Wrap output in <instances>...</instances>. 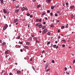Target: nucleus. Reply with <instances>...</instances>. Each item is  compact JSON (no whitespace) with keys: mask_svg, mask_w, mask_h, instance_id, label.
I'll return each instance as SVG.
<instances>
[{"mask_svg":"<svg viewBox=\"0 0 75 75\" xmlns=\"http://www.w3.org/2000/svg\"><path fill=\"white\" fill-rule=\"evenodd\" d=\"M36 26L37 27H38L39 28H41L42 27V24L41 23H37L36 25Z\"/></svg>","mask_w":75,"mask_h":75,"instance_id":"f257e3e1","label":"nucleus"},{"mask_svg":"<svg viewBox=\"0 0 75 75\" xmlns=\"http://www.w3.org/2000/svg\"><path fill=\"white\" fill-rule=\"evenodd\" d=\"M7 27H8V25H7V24H6L3 28V30H6Z\"/></svg>","mask_w":75,"mask_h":75,"instance_id":"f03ea898","label":"nucleus"},{"mask_svg":"<svg viewBox=\"0 0 75 75\" xmlns=\"http://www.w3.org/2000/svg\"><path fill=\"white\" fill-rule=\"evenodd\" d=\"M10 52V51L9 50L6 51L5 52V54H8V53Z\"/></svg>","mask_w":75,"mask_h":75,"instance_id":"7ed1b4c3","label":"nucleus"},{"mask_svg":"<svg viewBox=\"0 0 75 75\" xmlns=\"http://www.w3.org/2000/svg\"><path fill=\"white\" fill-rule=\"evenodd\" d=\"M6 45V43L5 42H4L2 44V47H3V46H4V45Z\"/></svg>","mask_w":75,"mask_h":75,"instance_id":"20e7f679","label":"nucleus"},{"mask_svg":"<svg viewBox=\"0 0 75 75\" xmlns=\"http://www.w3.org/2000/svg\"><path fill=\"white\" fill-rule=\"evenodd\" d=\"M51 1V0H46V1L47 3H50Z\"/></svg>","mask_w":75,"mask_h":75,"instance_id":"39448f33","label":"nucleus"},{"mask_svg":"<svg viewBox=\"0 0 75 75\" xmlns=\"http://www.w3.org/2000/svg\"><path fill=\"white\" fill-rule=\"evenodd\" d=\"M18 21V19H15L14 20V23H16V22Z\"/></svg>","mask_w":75,"mask_h":75,"instance_id":"423d86ee","label":"nucleus"},{"mask_svg":"<svg viewBox=\"0 0 75 75\" xmlns=\"http://www.w3.org/2000/svg\"><path fill=\"white\" fill-rule=\"evenodd\" d=\"M48 64H47L46 65V67H45V69H47V67H48Z\"/></svg>","mask_w":75,"mask_h":75,"instance_id":"0eeeda50","label":"nucleus"},{"mask_svg":"<svg viewBox=\"0 0 75 75\" xmlns=\"http://www.w3.org/2000/svg\"><path fill=\"white\" fill-rule=\"evenodd\" d=\"M3 11L4 13H5V14H6L7 13V12H6V11L4 9H3Z\"/></svg>","mask_w":75,"mask_h":75,"instance_id":"6e6552de","label":"nucleus"},{"mask_svg":"<svg viewBox=\"0 0 75 75\" xmlns=\"http://www.w3.org/2000/svg\"><path fill=\"white\" fill-rule=\"evenodd\" d=\"M37 7V8H40V7H41V5L39 4V5H38Z\"/></svg>","mask_w":75,"mask_h":75,"instance_id":"1a4fd4ad","label":"nucleus"},{"mask_svg":"<svg viewBox=\"0 0 75 75\" xmlns=\"http://www.w3.org/2000/svg\"><path fill=\"white\" fill-rule=\"evenodd\" d=\"M24 48H25V49H28V46H24Z\"/></svg>","mask_w":75,"mask_h":75,"instance_id":"9d476101","label":"nucleus"},{"mask_svg":"<svg viewBox=\"0 0 75 75\" xmlns=\"http://www.w3.org/2000/svg\"><path fill=\"white\" fill-rule=\"evenodd\" d=\"M74 6H71L70 7V8H74Z\"/></svg>","mask_w":75,"mask_h":75,"instance_id":"9b49d317","label":"nucleus"},{"mask_svg":"<svg viewBox=\"0 0 75 75\" xmlns=\"http://www.w3.org/2000/svg\"><path fill=\"white\" fill-rule=\"evenodd\" d=\"M18 11H19V9H18L15 10V13H17V12H18Z\"/></svg>","mask_w":75,"mask_h":75,"instance_id":"f8f14e48","label":"nucleus"},{"mask_svg":"<svg viewBox=\"0 0 75 75\" xmlns=\"http://www.w3.org/2000/svg\"><path fill=\"white\" fill-rule=\"evenodd\" d=\"M45 12H42V16H44V15H45Z\"/></svg>","mask_w":75,"mask_h":75,"instance_id":"ddd939ff","label":"nucleus"},{"mask_svg":"<svg viewBox=\"0 0 75 75\" xmlns=\"http://www.w3.org/2000/svg\"><path fill=\"white\" fill-rule=\"evenodd\" d=\"M54 6H51V9L52 10H53V9H54Z\"/></svg>","mask_w":75,"mask_h":75,"instance_id":"4468645a","label":"nucleus"},{"mask_svg":"<svg viewBox=\"0 0 75 75\" xmlns=\"http://www.w3.org/2000/svg\"><path fill=\"white\" fill-rule=\"evenodd\" d=\"M26 16H30V14L29 13H28L26 14Z\"/></svg>","mask_w":75,"mask_h":75,"instance_id":"2eb2a0df","label":"nucleus"},{"mask_svg":"<svg viewBox=\"0 0 75 75\" xmlns=\"http://www.w3.org/2000/svg\"><path fill=\"white\" fill-rule=\"evenodd\" d=\"M32 68H33V70H34V71H35V68L34 67V66H32Z\"/></svg>","mask_w":75,"mask_h":75,"instance_id":"dca6fc26","label":"nucleus"},{"mask_svg":"<svg viewBox=\"0 0 75 75\" xmlns=\"http://www.w3.org/2000/svg\"><path fill=\"white\" fill-rule=\"evenodd\" d=\"M46 28V26H44L43 27H42V29H45Z\"/></svg>","mask_w":75,"mask_h":75,"instance_id":"f3484780","label":"nucleus"},{"mask_svg":"<svg viewBox=\"0 0 75 75\" xmlns=\"http://www.w3.org/2000/svg\"><path fill=\"white\" fill-rule=\"evenodd\" d=\"M24 10H25V8L23 7V8H21V10H22V11H24Z\"/></svg>","mask_w":75,"mask_h":75,"instance_id":"a211bd4d","label":"nucleus"},{"mask_svg":"<svg viewBox=\"0 0 75 75\" xmlns=\"http://www.w3.org/2000/svg\"><path fill=\"white\" fill-rule=\"evenodd\" d=\"M26 44H27V45H29L30 44V43L29 42H26Z\"/></svg>","mask_w":75,"mask_h":75,"instance_id":"6ab92c4d","label":"nucleus"},{"mask_svg":"<svg viewBox=\"0 0 75 75\" xmlns=\"http://www.w3.org/2000/svg\"><path fill=\"white\" fill-rule=\"evenodd\" d=\"M65 28V26H62L61 27V29H63V28Z\"/></svg>","mask_w":75,"mask_h":75,"instance_id":"aec40b11","label":"nucleus"},{"mask_svg":"<svg viewBox=\"0 0 75 75\" xmlns=\"http://www.w3.org/2000/svg\"><path fill=\"white\" fill-rule=\"evenodd\" d=\"M4 2V1H3V0H1V4H3Z\"/></svg>","mask_w":75,"mask_h":75,"instance_id":"412c9836","label":"nucleus"},{"mask_svg":"<svg viewBox=\"0 0 75 75\" xmlns=\"http://www.w3.org/2000/svg\"><path fill=\"white\" fill-rule=\"evenodd\" d=\"M56 46H57L56 45H53V48H56Z\"/></svg>","mask_w":75,"mask_h":75,"instance_id":"4be33fe9","label":"nucleus"},{"mask_svg":"<svg viewBox=\"0 0 75 75\" xmlns=\"http://www.w3.org/2000/svg\"><path fill=\"white\" fill-rule=\"evenodd\" d=\"M44 31H45V30H44L42 32V34H44L45 33V32Z\"/></svg>","mask_w":75,"mask_h":75,"instance_id":"5701e85b","label":"nucleus"},{"mask_svg":"<svg viewBox=\"0 0 75 75\" xmlns=\"http://www.w3.org/2000/svg\"><path fill=\"white\" fill-rule=\"evenodd\" d=\"M50 43H51V42L49 41L47 42V45H49V44H50Z\"/></svg>","mask_w":75,"mask_h":75,"instance_id":"b1692460","label":"nucleus"},{"mask_svg":"<svg viewBox=\"0 0 75 75\" xmlns=\"http://www.w3.org/2000/svg\"><path fill=\"white\" fill-rule=\"evenodd\" d=\"M17 74H20V71H17Z\"/></svg>","mask_w":75,"mask_h":75,"instance_id":"393cba45","label":"nucleus"},{"mask_svg":"<svg viewBox=\"0 0 75 75\" xmlns=\"http://www.w3.org/2000/svg\"><path fill=\"white\" fill-rule=\"evenodd\" d=\"M33 40H37V38L36 37H35L34 38Z\"/></svg>","mask_w":75,"mask_h":75,"instance_id":"a878e982","label":"nucleus"},{"mask_svg":"<svg viewBox=\"0 0 75 75\" xmlns=\"http://www.w3.org/2000/svg\"><path fill=\"white\" fill-rule=\"evenodd\" d=\"M44 30H44V32H45V33L46 32H47V31H48V30H47V29H45Z\"/></svg>","mask_w":75,"mask_h":75,"instance_id":"bb28decb","label":"nucleus"},{"mask_svg":"<svg viewBox=\"0 0 75 75\" xmlns=\"http://www.w3.org/2000/svg\"><path fill=\"white\" fill-rule=\"evenodd\" d=\"M18 46V47H20V45H16V46H15V47L16 48H19L18 47V46Z\"/></svg>","mask_w":75,"mask_h":75,"instance_id":"cd10ccee","label":"nucleus"},{"mask_svg":"<svg viewBox=\"0 0 75 75\" xmlns=\"http://www.w3.org/2000/svg\"><path fill=\"white\" fill-rule=\"evenodd\" d=\"M68 24H67L66 26L65 27V28H68Z\"/></svg>","mask_w":75,"mask_h":75,"instance_id":"c85d7f7f","label":"nucleus"},{"mask_svg":"<svg viewBox=\"0 0 75 75\" xmlns=\"http://www.w3.org/2000/svg\"><path fill=\"white\" fill-rule=\"evenodd\" d=\"M74 18V15L72 14L71 15V18Z\"/></svg>","mask_w":75,"mask_h":75,"instance_id":"c756f323","label":"nucleus"},{"mask_svg":"<svg viewBox=\"0 0 75 75\" xmlns=\"http://www.w3.org/2000/svg\"><path fill=\"white\" fill-rule=\"evenodd\" d=\"M20 36H18L17 38V39H20Z\"/></svg>","mask_w":75,"mask_h":75,"instance_id":"7c9ffc66","label":"nucleus"},{"mask_svg":"<svg viewBox=\"0 0 75 75\" xmlns=\"http://www.w3.org/2000/svg\"><path fill=\"white\" fill-rule=\"evenodd\" d=\"M66 6H68V5H69V4H68V2H66Z\"/></svg>","mask_w":75,"mask_h":75,"instance_id":"2f4dec72","label":"nucleus"},{"mask_svg":"<svg viewBox=\"0 0 75 75\" xmlns=\"http://www.w3.org/2000/svg\"><path fill=\"white\" fill-rule=\"evenodd\" d=\"M42 20V19H39L38 21H39V22H41V21Z\"/></svg>","mask_w":75,"mask_h":75,"instance_id":"473e14b6","label":"nucleus"},{"mask_svg":"<svg viewBox=\"0 0 75 75\" xmlns=\"http://www.w3.org/2000/svg\"><path fill=\"white\" fill-rule=\"evenodd\" d=\"M52 64H54V63H55L54 60H52Z\"/></svg>","mask_w":75,"mask_h":75,"instance_id":"72a5a7b5","label":"nucleus"},{"mask_svg":"<svg viewBox=\"0 0 75 75\" xmlns=\"http://www.w3.org/2000/svg\"><path fill=\"white\" fill-rule=\"evenodd\" d=\"M19 44H23V42L19 41Z\"/></svg>","mask_w":75,"mask_h":75,"instance_id":"f704fd0d","label":"nucleus"},{"mask_svg":"<svg viewBox=\"0 0 75 75\" xmlns=\"http://www.w3.org/2000/svg\"><path fill=\"white\" fill-rule=\"evenodd\" d=\"M36 43H39V42H40L38 40H36Z\"/></svg>","mask_w":75,"mask_h":75,"instance_id":"c9c22d12","label":"nucleus"},{"mask_svg":"<svg viewBox=\"0 0 75 75\" xmlns=\"http://www.w3.org/2000/svg\"><path fill=\"white\" fill-rule=\"evenodd\" d=\"M57 13H58V14H59V13H60V11H57Z\"/></svg>","mask_w":75,"mask_h":75,"instance_id":"e433bc0d","label":"nucleus"},{"mask_svg":"<svg viewBox=\"0 0 75 75\" xmlns=\"http://www.w3.org/2000/svg\"><path fill=\"white\" fill-rule=\"evenodd\" d=\"M5 70H2V73H3L4 72H5Z\"/></svg>","mask_w":75,"mask_h":75,"instance_id":"4c0bfd02","label":"nucleus"},{"mask_svg":"<svg viewBox=\"0 0 75 75\" xmlns=\"http://www.w3.org/2000/svg\"><path fill=\"white\" fill-rule=\"evenodd\" d=\"M56 23H59V21L57 20L56 21Z\"/></svg>","mask_w":75,"mask_h":75,"instance_id":"58836bf2","label":"nucleus"},{"mask_svg":"<svg viewBox=\"0 0 75 75\" xmlns=\"http://www.w3.org/2000/svg\"><path fill=\"white\" fill-rule=\"evenodd\" d=\"M36 22H38V20H39V19H36Z\"/></svg>","mask_w":75,"mask_h":75,"instance_id":"ea45409f","label":"nucleus"},{"mask_svg":"<svg viewBox=\"0 0 75 75\" xmlns=\"http://www.w3.org/2000/svg\"><path fill=\"white\" fill-rule=\"evenodd\" d=\"M47 35H50V32H48V33H47Z\"/></svg>","mask_w":75,"mask_h":75,"instance_id":"a19ab883","label":"nucleus"},{"mask_svg":"<svg viewBox=\"0 0 75 75\" xmlns=\"http://www.w3.org/2000/svg\"><path fill=\"white\" fill-rule=\"evenodd\" d=\"M62 41H64V42H65V41H66V40H62Z\"/></svg>","mask_w":75,"mask_h":75,"instance_id":"79ce46f5","label":"nucleus"},{"mask_svg":"<svg viewBox=\"0 0 75 75\" xmlns=\"http://www.w3.org/2000/svg\"><path fill=\"white\" fill-rule=\"evenodd\" d=\"M66 70H67V67H65L64 68V71H65Z\"/></svg>","mask_w":75,"mask_h":75,"instance_id":"37998d69","label":"nucleus"},{"mask_svg":"<svg viewBox=\"0 0 75 75\" xmlns=\"http://www.w3.org/2000/svg\"><path fill=\"white\" fill-rule=\"evenodd\" d=\"M62 47H65V45H63Z\"/></svg>","mask_w":75,"mask_h":75,"instance_id":"c03bdc74","label":"nucleus"},{"mask_svg":"<svg viewBox=\"0 0 75 75\" xmlns=\"http://www.w3.org/2000/svg\"><path fill=\"white\" fill-rule=\"evenodd\" d=\"M29 39L30 40V41H32V38L30 37Z\"/></svg>","mask_w":75,"mask_h":75,"instance_id":"a18cd8bd","label":"nucleus"},{"mask_svg":"<svg viewBox=\"0 0 75 75\" xmlns=\"http://www.w3.org/2000/svg\"><path fill=\"white\" fill-rule=\"evenodd\" d=\"M23 21H26V20L25 19H23Z\"/></svg>","mask_w":75,"mask_h":75,"instance_id":"49530a36","label":"nucleus"},{"mask_svg":"<svg viewBox=\"0 0 75 75\" xmlns=\"http://www.w3.org/2000/svg\"><path fill=\"white\" fill-rule=\"evenodd\" d=\"M59 47V46H56V49H58V48Z\"/></svg>","mask_w":75,"mask_h":75,"instance_id":"de8ad7c7","label":"nucleus"},{"mask_svg":"<svg viewBox=\"0 0 75 75\" xmlns=\"http://www.w3.org/2000/svg\"><path fill=\"white\" fill-rule=\"evenodd\" d=\"M75 63V60L74 59L73 60V63L74 64Z\"/></svg>","mask_w":75,"mask_h":75,"instance_id":"09e8293b","label":"nucleus"},{"mask_svg":"<svg viewBox=\"0 0 75 75\" xmlns=\"http://www.w3.org/2000/svg\"><path fill=\"white\" fill-rule=\"evenodd\" d=\"M50 27H54V25H50Z\"/></svg>","mask_w":75,"mask_h":75,"instance_id":"8fccbe9b","label":"nucleus"},{"mask_svg":"<svg viewBox=\"0 0 75 75\" xmlns=\"http://www.w3.org/2000/svg\"><path fill=\"white\" fill-rule=\"evenodd\" d=\"M54 45H53V44H51V47H52Z\"/></svg>","mask_w":75,"mask_h":75,"instance_id":"3c124183","label":"nucleus"},{"mask_svg":"<svg viewBox=\"0 0 75 75\" xmlns=\"http://www.w3.org/2000/svg\"><path fill=\"white\" fill-rule=\"evenodd\" d=\"M45 52V50H43L42 52V54H44V53Z\"/></svg>","mask_w":75,"mask_h":75,"instance_id":"603ef678","label":"nucleus"},{"mask_svg":"<svg viewBox=\"0 0 75 75\" xmlns=\"http://www.w3.org/2000/svg\"><path fill=\"white\" fill-rule=\"evenodd\" d=\"M30 18H32L33 17V15H31V16H30Z\"/></svg>","mask_w":75,"mask_h":75,"instance_id":"864d4df0","label":"nucleus"},{"mask_svg":"<svg viewBox=\"0 0 75 75\" xmlns=\"http://www.w3.org/2000/svg\"><path fill=\"white\" fill-rule=\"evenodd\" d=\"M31 36L32 37H35V35H31Z\"/></svg>","mask_w":75,"mask_h":75,"instance_id":"5fc2aeb1","label":"nucleus"},{"mask_svg":"<svg viewBox=\"0 0 75 75\" xmlns=\"http://www.w3.org/2000/svg\"><path fill=\"white\" fill-rule=\"evenodd\" d=\"M50 11L49 10H47V13H50Z\"/></svg>","mask_w":75,"mask_h":75,"instance_id":"6e6d98bb","label":"nucleus"},{"mask_svg":"<svg viewBox=\"0 0 75 75\" xmlns=\"http://www.w3.org/2000/svg\"><path fill=\"white\" fill-rule=\"evenodd\" d=\"M55 16L56 17H57V16H58V15H57V14H55Z\"/></svg>","mask_w":75,"mask_h":75,"instance_id":"4d7b16f0","label":"nucleus"},{"mask_svg":"<svg viewBox=\"0 0 75 75\" xmlns=\"http://www.w3.org/2000/svg\"><path fill=\"white\" fill-rule=\"evenodd\" d=\"M50 14L51 16H52V14H53V13H50Z\"/></svg>","mask_w":75,"mask_h":75,"instance_id":"13d9d810","label":"nucleus"},{"mask_svg":"<svg viewBox=\"0 0 75 75\" xmlns=\"http://www.w3.org/2000/svg\"><path fill=\"white\" fill-rule=\"evenodd\" d=\"M43 24H46V23H45V22H44L43 23Z\"/></svg>","mask_w":75,"mask_h":75,"instance_id":"bf43d9fd","label":"nucleus"},{"mask_svg":"<svg viewBox=\"0 0 75 75\" xmlns=\"http://www.w3.org/2000/svg\"><path fill=\"white\" fill-rule=\"evenodd\" d=\"M30 61H33V59L32 58H31L30 60Z\"/></svg>","mask_w":75,"mask_h":75,"instance_id":"052dcab7","label":"nucleus"},{"mask_svg":"<svg viewBox=\"0 0 75 75\" xmlns=\"http://www.w3.org/2000/svg\"><path fill=\"white\" fill-rule=\"evenodd\" d=\"M33 0V2H35L36 1V0Z\"/></svg>","mask_w":75,"mask_h":75,"instance_id":"680f3d73","label":"nucleus"},{"mask_svg":"<svg viewBox=\"0 0 75 75\" xmlns=\"http://www.w3.org/2000/svg\"><path fill=\"white\" fill-rule=\"evenodd\" d=\"M50 69H47V70H46V71L47 72H48L49 71V70H50Z\"/></svg>","mask_w":75,"mask_h":75,"instance_id":"e2e57ef3","label":"nucleus"},{"mask_svg":"<svg viewBox=\"0 0 75 75\" xmlns=\"http://www.w3.org/2000/svg\"><path fill=\"white\" fill-rule=\"evenodd\" d=\"M25 9L27 11V10H28V8H25Z\"/></svg>","mask_w":75,"mask_h":75,"instance_id":"0e129e2a","label":"nucleus"},{"mask_svg":"<svg viewBox=\"0 0 75 75\" xmlns=\"http://www.w3.org/2000/svg\"><path fill=\"white\" fill-rule=\"evenodd\" d=\"M12 74H12V73H10L9 74V75H12Z\"/></svg>","mask_w":75,"mask_h":75,"instance_id":"69168bd1","label":"nucleus"},{"mask_svg":"<svg viewBox=\"0 0 75 75\" xmlns=\"http://www.w3.org/2000/svg\"><path fill=\"white\" fill-rule=\"evenodd\" d=\"M16 8H19V6H17L16 7Z\"/></svg>","mask_w":75,"mask_h":75,"instance_id":"338daca9","label":"nucleus"},{"mask_svg":"<svg viewBox=\"0 0 75 75\" xmlns=\"http://www.w3.org/2000/svg\"><path fill=\"white\" fill-rule=\"evenodd\" d=\"M21 52H23V49H21L20 50Z\"/></svg>","mask_w":75,"mask_h":75,"instance_id":"774afa93","label":"nucleus"}]
</instances>
